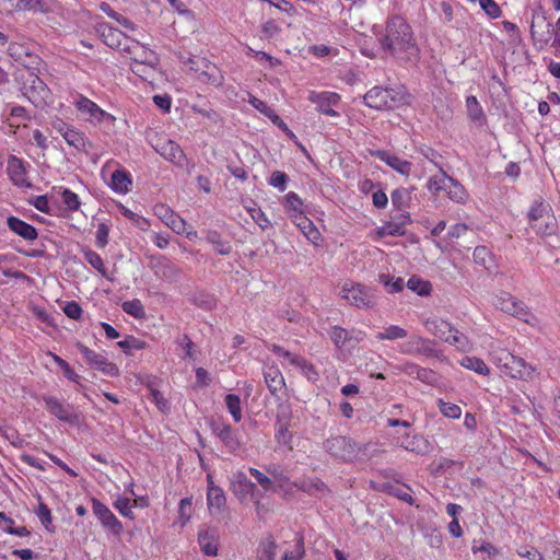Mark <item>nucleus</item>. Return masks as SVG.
<instances>
[{"label":"nucleus","instance_id":"33","mask_svg":"<svg viewBox=\"0 0 560 560\" xmlns=\"http://www.w3.org/2000/svg\"><path fill=\"white\" fill-rule=\"evenodd\" d=\"M198 542L206 556L214 557L218 555V538L214 533L209 530L199 532Z\"/></svg>","mask_w":560,"mask_h":560},{"label":"nucleus","instance_id":"50","mask_svg":"<svg viewBox=\"0 0 560 560\" xmlns=\"http://www.w3.org/2000/svg\"><path fill=\"white\" fill-rule=\"evenodd\" d=\"M294 366L299 368L302 374L311 382H316L319 378V374L314 364L301 355Z\"/></svg>","mask_w":560,"mask_h":560},{"label":"nucleus","instance_id":"13","mask_svg":"<svg viewBox=\"0 0 560 560\" xmlns=\"http://www.w3.org/2000/svg\"><path fill=\"white\" fill-rule=\"evenodd\" d=\"M307 98L311 103L316 105L318 113L330 117L339 116V113L332 108V106L338 105L341 100L338 93L330 91H311Z\"/></svg>","mask_w":560,"mask_h":560},{"label":"nucleus","instance_id":"44","mask_svg":"<svg viewBox=\"0 0 560 560\" xmlns=\"http://www.w3.org/2000/svg\"><path fill=\"white\" fill-rule=\"evenodd\" d=\"M407 336L408 332L405 328L398 325H389L388 327H385L383 331L377 332L375 338L380 341H384L404 339Z\"/></svg>","mask_w":560,"mask_h":560},{"label":"nucleus","instance_id":"56","mask_svg":"<svg viewBox=\"0 0 560 560\" xmlns=\"http://www.w3.org/2000/svg\"><path fill=\"white\" fill-rule=\"evenodd\" d=\"M61 201L69 211H78L81 207V201L74 191L69 188H63L61 191Z\"/></svg>","mask_w":560,"mask_h":560},{"label":"nucleus","instance_id":"32","mask_svg":"<svg viewBox=\"0 0 560 560\" xmlns=\"http://www.w3.org/2000/svg\"><path fill=\"white\" fill-rule=\"evenodd\" d=\"M423 325L431 335L443 341L448 332H453V326L444 319H427Z\"/></svg>","mask_w":560,"mask_h":560},{"label":"nucleus","instance_id":"43","mask_svg":"<svg viewBox=\"0 0 560 560\" xmlns=\"http://www.w3.org/2000/svg\"><path fill=\"white\" fill-rule=\"evenodd\" d=\"M451 178V176H447L446 173L443 170H441L438 176L429 178L427 187L433 195H439L442 191L445 192V189H447V184L450 183Z\"/></svg>","mask_w":560,"mask_h":560},{"label":"nucleus","instance_id":"58","mask_svg":"<svg viewBox=\"0 0 560 560\" xmlns=\"http://www.w3.org/2000/svg\"><path fill=\"white\" fill-rule=\"evenodd\" d=\"M390 198L393 206L397 210L402 212L408 207L409 194L405 188L395 189L392 192Z\"/></svg>","mask_w":560,"mask_h":560},{"label":"nucleus","instance_id":"38","mask_svg":"<svg viewBox=\"0 0 560 560\" xmlns=\"http://www.w3.org/2000/svg\"><path fill=\"white\" fill-rule=\"evenodd\" d=\"M65 141L69 147L74 148L77 151H84L86 147V137L85 133L74 126L62 136Z\"/></svg>","mask_w":560,"mask_h":560},{"label":"nucleus","instance_id":"10","mask_svg":"<svg viewBox=\"0 0 560 560\" xmlns=\"http://www.w3.org/2000/svg\"><path fill=\"white\" fill-rule=\"evenodd\" d=\"M434 340L419 335H412L407 341L400 345L399 351L408 355H425L428 358H439L440 351L435 348Z\"/></svg>","mask_w":560,"mask_h":560},{"label":"nucleus","instance_id":"52","mask_svg":"<svg viewBox=\"0 0 560 560\" xmlns=\"http://www.w3.org/2000/svg\"><path fill=\"white\" fill-rule=\"evenodd\" d=\"M466 107L468 116L474 121H481L485 119L482 107L480 106L476 96L470 95L466 98Z\"/></svg>","mask_w":560,"mask_h":560},{"label":"nucleus","instance_id":"18","mask_svg":"<svg viewBox=\"0 0 560 560\" xmlns=\"http://www.w3.org/2000/svg\"><path fill=\"white\" fill-rule=\"evenodd\" d=\"M530 34L534 40L540 45L552 44L555 39V27L545 15L534 18L530 25Z\"/></svg>","mask_w":560,"mask_h":560},{"label":"nucleus","instance_id":"45","mask_svg":"<svg viewBox=\"0 0 560 560\" xmlns=\"http://www.w3.org/2000/svg\"><path fill=\"white\" fill-rule=\"evenodd\" d=\"M118 209H119L120 213L125 218L130 220L138 229H140L141 231H148L149 230L151 224H150V221L147 218H144V217L133 212L132 210H130L129 208L125 207L121 203L118 206Z\"/></svg>","mask_w":560,"mask_h":560},{"label":"nucleus","instance_id":"41","mask_svg":"<svg viewBox=\"0 0 560 560\" xmlns=\"http://www.w3.org/2000/svg\"><path fill=\"white\" fill-rule=\"evenodd\" d=\"M407 288L420 296H429L432 291L431 282L417 276H412L408 279Z\"/></svg>","mask_w":560,"mask_h":560},{"label":"nucleus","instance_id":"5","mask_svg":"<svg viewBox=\"0 0 560 560\" xmlns=\"http://www.w3.org/2000/svg\"><path fill=\"white\" fill-rule=\"evenodd\" d=\"M325 451L342 463H353L362 452L361 445L342 435L330 436L324 442Z\"/></svg>","mask_w":560,"mask_h":560},{"label":"nucleus","instance_id":"7","mask_svg":"<svg viewBox=\"0 0 560 560\" xmlns=\"http://www.w3.org/2000/svg\"><path fill=\"white\" fill-rule=\"evenodd\" d=\"M124 51L127 52L132 60L131 71L135 74H139V68L142 66L154 69L159 62L158 55L152 49L132 38L128 45L125 46Z\"/></svg>","mask_w":560,"mask_h":560},{"label":"nucleus","instance_id":"62","mask_svg":"<svg viewBox=\"0 0 560 560\" xmlns=\"http://www.w3.org/2000/svg\"><path fill=\"white\" fill-rule=\"evenodd\" d=\"M480 8L492 20L499 19L502 15L500 5L494 0H478Z\"/></svg>","mask_w":560,"mask_h":560},{"label":"nucleus","instance_id":"42","mask_svg":"<svg viewBox=\"0 0 560 560\" xmlns=\"http://www.w3.org/2000/svg\"><path fill=\"white\" fill-rule=\"evenodd\" d=\"M117 346L127 355H132L136 350H143L148 347V343L135 336H127L124 340L117 342Z\"/></svg>","mask_w":560,"mask_h":560},{"label":"nucleus","instance_id":"15","mask_svg":"<svg viewBox=\"0 0 560 560\" xmlns=\"http://www.w3.org/2000/svg\"><path fill=\"white\" fill-rule=\"evenodd\" d=\"M96 32L105 45L121 51H124L125 46L128 45L131 39L125 33L106 22L97 24Z\"/></svg>","mask_w":560,"mask_h":560},{"label":"nucleus","instance_id":"48","mask_svg":"<svg viewBox=\"0 0 560 560\" xmlns=\"http://www.w3.org/2000/svg\"><path fill=\"white\" fill-rule=\"evenodd\" d=\"M0 521L3 522V525H0L2 530L8 534L15 535L19 537H25L30 535V532L25 526L14 527V521L11 517L7 516L3 512H0Z\"/></svg>","mask_w":560,"mask_h":560},{"label":"nucleus","instance_id":"63","mask_svg":"<svg viewBox=\"0 0 560 560\" xmlns=\"http://www.w3.org/2000/svg\"><path fill=\"white\" fill-rule=\"evenodd\" d=\"M516 553L527 560H546L541 552L533 546H522L516 549Z\"/></svg>","mask_w":560,"mask_h":560},{"label":"nucleus","instance_id":"36","mask_svg":"<svg viewBox=\"0 0 560 560\" xmlns=\"http://www.w3.org/2000/svg\"><path fill=\"white\" fill-rule=\"evenodd\" d=\"M329 337L337 349H343L353 339V335L341 326H332L329 331Z\"/></svg>","mask_w":560,"mask_h":560},{"label":"nucleus","instance_id":"16","mask_svg":"<svg viewBox=\"0 0 560 560\" xmlns=\"http://www.w3.org/2000/svg\"><path fill=\"white\" fill-rule=\"evenodd\" d=\"M153 148L161 156L176 166H184L187 161L180 145L171 139L161 138Z\"/></svg>","mask_w":560,"mask_h":560},{"label":"nucleus","instance_id":"8","mask_svg":"<svg viewBox=\"0 0 560 560\" xmlns=\"http://www.w3.org/2000/svg\"><path fill=\"white\" fill-rule=\"evenodd\" d=\"M188 66L191 71L197 73V79L209 85L221 86L224 82V75L220 68L206 58L189 59Z\"/></svg>","mask_w":560,"mask_h":560},{"label":"nucleus","instance_id":"59","mask_svg":"<svg viewBox=\"0 0 560 560\" xmlns=\"http://www.w3.org/2000/svg\"><path fill=\"white\" fill-rule=\"evenodd\" d=\"M149 398L151 399V401L155 404V406L161 412L167 413L170 410L168 400L163 396V394L160 390L154 388L151 384L149 385Z\"/></svg>","mask_w":560,"mask_h":560},{"label":"nucleus","instance_id":"46","mask_svg":"<svg viewBox=\"0 0 560 560\" xmlns=\"http://www.w3.org/2000/svg\"><path fill=\"white\" fill-rule=\"evenodd\" d=\"M224 402L233 420L238 423L243 418L240 396L228 394L224 398Z\"/></svg>","mask_w":560,"mask_h":560},{"label":"nucleus","instance_id":"24","mask_svg":"<svg viewBox=\"0 0 560 560\" xmlns=\"http://www.w3.org/2000/svg\"><path fill=\"white\" fill-rule=\"evenodd\" d=\"M231 489L233 493L238 498L240 501H246L247 499H254L257 491L256 483L250 481L246 475L242 471H237L234 475Z\"/></svg>","mask_w":560,"mask_h":560},{"label":"nucleus","instance_id":"27","mask_svg":"<svg viewBox=\"0 0 560 560\" xmlns=\"http://www.w3.org/2000/svg\"><path fill=\"white\" fill-rule=\"evenodd\" d=\"M44 401L48 411L57 417L60 421L74 423L77 416H73L68 406L63 405L55 397H44Z\"/></svg>","mask_w":560,"mask_h":560},{"label":"nucleus","instance_id":"29","mask_svg":"<svg viewBox=\"0 0 560 560\" xmlns=\"http://www.w3.org/2000/svg\"><path fill=\"white\" fill-rule=\"evenodd\" d=\"M284 210L290 217V219L293 221L298 219V217L303 215L304 212V202L302 198L294 191H289L284 196Z\"/></svg>","mask_w":560,"mask_h":560},{"label":"nucleus","instance_id":"21","mask_svg":"<svg viewBox=\"0 0 560 560\" xmlns=\"http://www.w3.org/2000/svg\"><path fill=\"white\" fill-rule=\"evenodd\" d=\"M396 445L420 456L429 454L431 450L430 442L422 434L406 433L401 440L397 438Z\"/></svg>","mask_w":560,"mask_h":560},{"label":"nucleus","instance_id":"4","mask_svg":"<svg viewBox=\"0 0 560 560\" xmlns=\"http://www.w3.org/2000/svg\"><path fill=\"white\" fill-rule=\"evenodd\" d=\"M339 295L348 304L357 308L368 310L376 305L375 290L352 280H347L342 283Z\"/></svg>","mask_w":560,"mask_h":560},{"label":"nucleus","instance_id":"34","mask_svg":"<svg viewBox=\"0 0 560 560\" xmlns=\"http://www.w3.org/2000/svg\"><path fill=\"white\" fill-rule=\"evenodd\" d=\"M296 487L307 494H328L330 493V489L328 486L319 478L306 479L296 485Z\"/></svg>","mask_w":560,"mask_h":560},{"label":"nucleus","instance_id":"22","mask_svg":"<svg viewBox=\"0 0 560 560\" xmlns=\"http://www.w3.org/2000/svg\"><path fill=\"white\" fill-rule=\"evenodd\" d=\"M370 155L381 160L390 168H393L394 171L404 176H409V174L411 173V162L402 160L387 150H370Z\"/></svg>","mask_w":560,"mask_h":560},{"label":"nucleus","instance_id":"55","mask_svg":"<svg viewBox=\"0 0 560 560\" xmlns=\"http://www.w3.org/2000/svg\"><path fill=\"white\" fill-rule=\"evenodd\" d=\"M84 259L102 276H106V268L103 258L90 248L83 249Z\"/></svg>","mask_w":560,"mask_h":560},{"label":"nucleus","instance_id":"9","mask_svg":"<svg viewBox=\"0 0 560 560\" xmlns=\"http://www.w3.org/2000/svg\"><path fill=\"white\" fill-rule=\"evenodd\" d=\"M212 433L221 441L224 447L231 454H237L244 448L240 433L231 424L223 420H213L210 423Z\"/></svg>","mask_w":560,"mask_h":560},{"label":"nucleus","instance_id":"57","mask_svg":"<svg viewBox=\"0 0 560 560\" xmlns=\"http://www.w3.org/2000/svg\"><path fill=\"white\" fill-rule=\"evenodd\" d=\"M110 232V224L108 222H100L95 232V245L97 248L103 249L108 244Z\"/></svg>","mask_w":560,"mask_h":560},{"label":"nucleus","instance_id":"11","mask_svg":"<svg viewBox=\"0 0 560 560\" xmlns=\"http://www.w3.org/2000/svg\"><path fill=\"white\" fill-rule=\"evenodd\" d=\"M77 348L83 355L85 362L93 369L98 370L103 374L109 375V376H118L119 375V369L118 366L108 361L107 358L101 353H97L96 351L90 349L85 345L78 342Z\"/></svg>","mask_w":560,"mask_h":560},{"label":"nucleus","instance_id":"30","mask_svg":"<svg viewBox=\"0 0 560 560\" xmlns=\"http://www.w3.org/2000/svg\"><path fill=\"white\" fill-rule=\"evenodd\" d=\"M293 223L301 230V232L310 242L313 244H318L320 240V232L315 226L313 221L305 215V213L293 220Z\"/></svg>","mask_w":560,"mask_h":560},{"label":"nucleus","instance_id":"3","mask_svg":"<svg viewBox=\"0 0 560 560\" xmlns=\"http://www.w3.org/2000/svg\"><path fill=\"white\" fill-rule=\"evenodd\" d=\"M492 361L502 374L511 378L525 380L533 375L534 369L524 359L500 349L492 354Z\"/></svg>","mask_w":560,"mask_h":560},{"label":"nucleus","instance_id":"40","mask_svg":"<svg viewBox=\"0 0 560 560\" xmlns=\"http://www.w3.org/2000/svg\"><path fill=\"white\" fill-rule=\"evenodd\" d=\"M474 261L487 270L494 266L493 254L486 246H477L472 253Z\"/></svg>","mask_w":560,"mask_h":560},{"label":"nucleus","instance_id":"17","mask_svg":"<svg viewBox=\"0 0 560 560\" xmlns=\"http://www.w3.org/2000/svg\"><path fill=\"white\" fill-rule=\"evenodd\" d=\"M9 13L33 12L46 14L50 11L48 3L44 0H1Z\"/></svg>","mask_w":560,"mask_h":560},{"label":"nucleus","instance_id":"25","mask_svg":"<svg viewBox=\"0 0 560 560\" xmlns=\"http://www.w3.org/2000/svg\"><path fill=\"white\" fill-rule=\"evenodd\" d=\"M7 224L12 233L16 234L18 236L22 237L27 242H33L38 237V232L36 228L18 217H8Z\"/></svg>","mask_w":560,"mask_h":560},{"label":"nucleus","instance_id":"20","mask_svg":"<svg viewBox=\"0 0 560 560\" xmlns=\"http://www.w3.org/2000/svg\"><path fill=\"white\" fill-rule=\"evenodd\" d=\"M27 163L15 155H9L7 163V173L11 182L18 187H30L27 179Z\"/></svg>","mask_w":560,"mask_h":560},{"label":"nucleus","instance_id":"1","mask_svg":"<svg viewBox=\"0 0 560 560\" xmlns=\"http://www.w3.org/2000/svg\"><path fill=\"white\" fill-rule=\"evenodd\" d=\"M378 42L385 51L397 58L410 59L419 52L411 26L399 15L387 20L385 32L378 37Z\"/></svg>","mask_w":560,"mask_h":560},{"label":"nucleus","instance_id":"31","mask_svg":"<svg viewBox=\"0 0 560 560\" xmlns=\"http://www.w3.org/2000/svg\"><path fill=\"white\" fill-rule=\"evenodd\" d=\"M545 217L553 218L551 206L546 202L542 198L536 199L529 207L527 218L530 224L542 219Z\"/></svg>","mask_w":560,"mask_h":560},{"label":"nucleus","instance_id":"23","mask_svg":"<svg viewBox=\"0 0 560 560\" xmlns=\"http://www.w3.org/2000/svg\"><path fill=\"white\" fill-rule=\"evenodd\" d=\"M207 504L210 513L221 512L226 504V498L223 489L214 485L212 475H207Z\"/></svg>","mask_w":560,"mask_h":560},{"label":"nucleus","instance_id":"49","mask_svg":"<svg viewBox=\"0 0 560 560\" xmlns=\"http://www.w3.org/2000/svg\"><path fill=\"white\" fill-rule=\"evenodd\" d=\"M121 308L128 315L133 316L137 319H142L145 317V310L142 302L139 299H133L129 301H125L121 304Z\"/></svg>","mask_w":560,"mask_h":560},{"label":"nucleus","instance_id":"26","mask_svg":"<svg viewBox=\"0 0 560 560\" xmlns=\"http://www.w3.org/2000/svg\"><path fill=\"white\" fill-rule=\"evenodd\" d=\"M265 382L272 396H277L285 387L284 377L276 365L267 366L264 372Z\"/></svg>","mask_w":560,"mask_h":560},{"label":"nucleus","instance_id":"2","mask_svg":"<svg viewBox=\"0 0 560 560\" xmlns=\"http://www.w3.org/2000/svg\"><path fill=\"white\" fill-rule=\"evenodd\" d=\"M72 104L82 119L91 126L100 129H112L115 126L116 117L88 96L79 93L74 96Z\"/></svg>","mask_w":560,"mask_h":560},{"label":"nucleus","instance_id":"53","mask_svg":"<svg viewBox=\"0 0 560 560\" xmlns=\"http://www.w3.org/2000/svg\"><path fill=\"white\" fill-rule=\"evenodd\" d=\"M436 404L440 409V412L444 417L450 418V419H459L460 418L462 408L458 405L444 401L442 398H439Z\"/></svg>","mask_w":560,"mask_h":560},{"label":"nucleus","instance_id":"60","mask_svg":"<svg viewBox=\"0 0 560 560\" xmlns=\"http://www.w3.org/2000/svg\"><path fill=\"white\" fill-rule=\"evenodd\" d=\"M114 508L125 517L135 520L131 500L126 497H118L113 503Z\"/></svg>","mask_w":560,"mask_h":560},{"label":"nucleus","instance_id":"37","mask_svg":"<svg viewBox=\"0 0 560 560\" xmlns=\"http://www.w3.org/2000/svg\"><path fill=\"white\" fill-rule=\"evenodd\" d=\"M445 194L451 200L457 203H465L468 199V192L465 189V187L453 177L447 184V189H445Z\"/></svg>","mask_w":560,"mask_h":560},{"label":"nucleus","instance_id":"14","mask_svg":"<svg viewBox=\"0 0 560 560\" xmlns=\"http://www.w3.org/2000/svg\"><path fill=\"white\" fill-rule=\"evenodd\" d=\"M91 502L93 513L101 524L112 534L119 536L124 530L122 523L115 516L109 508L100 500L93 498Z\"/></svg>","mask_w":560,"mask_h":560},{"label":"nucleus","instance_id":"61","mask_svg":"<svg viewBox=\"0 0 560 560\" xmlns=\"http://www.w3.org/2000/svg\"><path fill=\"white\" fill-rule=\"evenodd\" d=\"M416 370V378L421 381L422 383H425L428 385H434L438 382V374L427 368L422 366H411Z\"/></svg>","mask_w":560,"mask_h":560},{"label":"nucleus","instance_id":"12","mask_svg":"<svg viewBox=\"0 0 560 560\" xmlns=\"http://www.w3.org/2000/svg\"><path fill=\"white\" fill-rule=\"evenodd\" d=\"M363 100L365 105L375 109H390L398 102L394 95V90L382 86H374L369 90Z\"/></svg>","mask_w":560,"mask_h":560},{"label":"nucleus","instance_id":"28","mask_svg":"<svg viewBox=\"0 0 560 560\" xmlns=\"http://www.w3.org/2000/svg\"><path fill=\"white\" fill-rule=\"evenodd\" d=\"M132 185L131 175L128 171L119 168L112 174L109 187L118 194H127Z\"/></svg>","mask_w":560,"mask_h":560},{"label":"nucleus","instance_id":"51","mask_svg":"<svg viewBox=\"0 0 560 560\" xmlns=\"http://www.w3.org/2000/svg\"><path fill=\"white\" fill-rule=\"evenodd\" d=\"M150 268L154 270L156 275L162 273L166 276V271H172L174 266L172 261L164 256H152L150 260Z\"/></svg>","mask_w":560,"mask_h":560},{"label":"nucleus","instance_id":"35","mask_svg":"<svg viewBox=\"0 0 560 560\" xmlns=\"http://www.w3.org/2000/svg\"><path fill=\"white\" fill-rule=\"evenodd\" d=\"M411 222L409 212L402 211L399 214L392 215L390 220L386 223L390 225L393 236H402L406 233V226L411 224Z\"/></svg>","mask_w":560,"mask_h":560},{"label":"nucleus","instance_id":"6","mask_svg":"<svg viewBox=\"0 0 560 560\" xmlns=\"http://www.w3.org/2000/svg\"><path fill=\"white\" fill-rule=\"evenodd\" d=\"M493 305L503 313L516 317L527 324L530 323V318L533 317L528 306L523 301L505 291H500L494 296Z\"/></svg>","mask_w":560,"mask_h":560},{"label":"nucleus","instance_id":"39","mask_svg":"<svg viewBox=\"0 0 560 560\" xmlns=\"http://www.w3.org/2000/svg\"><path fill=\"white\" fill-rule=\"evenodd\" d=\"M459 364L463 368L474 371L475 373L482 375V376H488L490 374L489 366L486 364V362L482 359L477 358V357H468V355L464 357L459 361Z\"/></svg>","mask_w":560,"mask_h":560},{"label":"nucleus","instance_id":"19","mask_svg":"<svg viewBox=\"0 0 560 560\" xmlns=\"http://www.w3.org/2000/svg\"><path fill=\"white\" fill-rule=\"evenodd\" d=\"M153 211L175 233L184 234L186 232V221L167 205H155Z\"/></svg>","mask_w":560,"mask_h":560},{"label":"nucleus","instance_id":"64","mask_svg":"<svg viewBox=\"0 0 560 560\" xmlns=\"http://www.w3.org/2000/svg\"><path fill=\"white\" fill-rule=\"evenodd\" d=\"M305 553L303 538H299L292 550L283 553L282 560H301Z\"/></svg>","mask_w":560,"mask_h":560},{"label":"nucleus","instance_id":"54","mask_svg":"<svg viewBox=\"0 0 560 560\" xmlns=\"http://www.w3.org/2000/svg\"><path fill=\"white\" fill-rule=\"evenodd\" d=\"M444 341L457 347L460 351L469 350L467 337L454 327L453 332H448Z\"/></svg>","mask_w":560,"mask_h":560},{"label":"nucleus","instance_id":"47","mask_svg":"<svg viewBox=\"0 0 560 560\" xmlns=\"http://www.w3.org/2000/svg\"><path fill=\"white\" fill-rule=\"evenodd\" d=\"M276 541L269 537L260 541L257 549L258 560H273L276 556Z\"/></svg>","mask_w":560,"mask_h":560}]
</instances>
